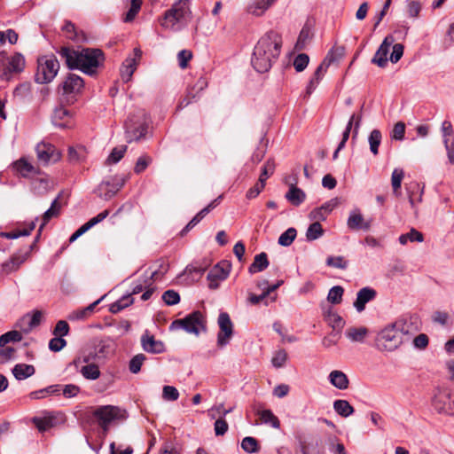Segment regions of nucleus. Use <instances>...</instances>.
Returning <instances> with one entry per match:
<instances>
[{
  "mask_svg": "<svg viewBox=\"0 0 454 454\" xmlns=\"http://www.w3.org/2000/svg\"><path fill=\"white\" fill-rule=\"evenodd\" d=\"M269 264L270 262L268 260L267 254L265 252H262L254 256L253 263L248 267V272L250 274H254L263 271L269 267Z\"/></svg>",
  "mask_w": 454,
  "mask_h": 454,
  "instance_id": "obj_29",
  "label": "nucleus"
},
{
  "mask_svg": "<svg viewBox=\"0 0 454 454\" xmlns=\"http://www.w3.org/2000/svg\"><path fill=\"white\" fill-rule=\"evenodd\" d=\"M217 323L220 328L217 333V344L223 347L229 343V340L233 334V324L227 312L219 314Z\"/></svg>",
  "mask_w": 454,
  "mask_h": 454,
  "instance_id": "obj_13",
  "label": "nucleus"
},
{
  "mask_svg": "<svg viewBox=\"0 0 454 454\" xmlns=\"http://www.w3.org/2000/svg\"><path fill=\"white\" fill-rule=\"evenodd\" d=\"M162 300L168 306H173L180 302V295L175 290L170 289L163 293Z\"/></svg>",
  "mask_w": 454,
  "mask_h": 454,
  "instance_id": "obj_56",
  "label": "nucleus"
},
{
  "mask_svg": "<svg viewBox=\"0 0 454 454\" xmlns=\"http://www.w3.org/2000/svg\"><path fill=\"white\" fill-rule=\"evenodd\" d=\"M342 55L343 48L332 49L328 51L322 64L328 68L332 63L338 61L342 57Z\"/></svg>",
  "mask_w": 454,
  "mask_h": 454,
  "instance_id": "obj_52",
  "label": "nucleus"
},
{
  "mask_svg": "<svg viewBox=\"0 0 454 454\" xmlns=\"http://www.w3.org/2000/svg\"><path fill=\"white\" fill-rule=\"evenodd\" d=\"M162 397L167 401H176L179 397V392L173 386H164L162 389Z\"/></svg>",
  "mask_w": 454,
  "mask_h": 454,
  "instance_id": "obj_62",
  "label": "nucleus"
},
{
  "mask_svg": "<svg viewBox=\"0 0 454 454\" xmlns=\"http://www.w3.org/2000/svg\"><path fill=\"white\" fill-rule=\"evenodd\" d=\"M395 38L393 35H387L381 44L380 45L378 51H376L372 63L377 64L380 67H384L387 64V54L389 51L390 46L395 43Z\"/></svg>",
  "mask_w": 454,
  "mask_h": 454,
  "instance_id": "obj_18",
  "label": "nucleus"
},
{
  "mask_svg": "<svg viewBox=\"0 0 454 454\" xmlns=\"http://www.w3.org/2000/svg\"><path fill=\"white\" fill-rule=\"evenodd\" d=\"M32 421L40 432H45L54 425L52 417H35Z\"/></svg>",
  "mask_w": 454,
  "mask_h": 454,
  "instance_id": "obj_47",
  "label": "nucleus"
},
{
  "mask_svg": "<svg viewBox=\"0 0 454 454\" xmlns=\"http://www.w3.org/2000/svg\"><path fill=\"white\" fill-rule=\"evenodd\" d=\"M403 335L394 322L387 325L377 335L375 346L380 351L392 352L397 349L403 342Z\"/></svg>",
  "mask_w": 454,
  "mask_h": 454,
  "instance_id": "obj_4",
  "label": "nucleus"
},
{
  "mask_svg": "<svg viewBox=\"0 0 454 454\" xmlns=\"http://www.w3.org/2000/svg\"><path fill=\"white\" fill-rule=\"evenodd\" d=\"M241 448L244 451L247 453H256L259 451L258 442L255 438L252 436H247L243 438L241 442Z\"/></svg>",
  "mask_w": 454,
  "mask_h": 454,
  "instance_id": "obj_48",
  "label": "nucleus"
},
{
  "mask_svg": "<svg viewBox=\"0 0 454 454\" xmlns=\"http://www.w3.org/2000/svg\"><path fill=\"white\" fill-rule=\"evenodd\" d=\"M285 197L293 206L298 207L305 200L306 194L301 189L292 184Z\"/></svg>",
  "mask_w": 454,
  "mask_h": 454,
  "instance_id": "obj_32",
  "label": "nucleus"
},
{
  "mask_svg": "<svg viewBox=\"0 0 454 454\" xmlns=\"http://www.w3.org/2000/svg\"><path fill=\"white\" fill-rule=\"evenodd\" d=\"M368 333V329L364 326H351L345 331V336L352 342L363 343Z\"/></svg>",
  "mask_w": 454,
  "mask_h": 454,
  "instance_id": "obj_30",
  "label": "nucleus"
},
{
  "mask_svg": "<svg viewBox=\"0 0 454 454\" xmlns=\"http://www.w3.org/2000/svg\"><path fill=\"white\" fill-rule=\"evenodd\" d=\"M347 226L352 231L364 230L368 231L371 227L370 223L364 221L360 209L356 208L349 213L347 220Z\"/></svg>",
  "mask_w": 454,
  "mask_h": 454,
  "instance_id": "obj_25",
  "label": "nucleus"
},
{
  "mask_svg": "<svg viewBox=\"0 0 454 454\" xmlns=\"http://www.w3.org/2000/svg\"><path fill=\"white\" fill-rule=\"evenodd\" d=\"M71 118L70 112L63 106L56 107L51 116L53 125L59 128H66L68 126Z\"/></svg>",
  "mask_w": 454,
  "mask_h": 454,
  "instance_id": "obj_28",
  "label": "nucleus"
},
{
  "mask_svg": "<svg viewBox=\"0 0 454 454\" xmlns=\"http://www.w3.org/2000/svg\"><path fill=\"white\" fill-rule=\"evenodd\" d=\"M404 177V171L403 168H396L393 170L391 175V185L393 193L399 197L401 195V184Z\"/></svg>",
  "mask_w": 454,
  "mask_h": 454,
  "instance_id": "obj_37",
  "label": "nucleus"
},
{
  "mask_svg": "<svg viewBox=\"0 0 454 454\" xmlns=\"http://www.w3.org/2000/svg\"><path fill=\"white\" fill-rule=\"evenodd\" d=\"M333 409L338 415L343 418L352 415L355 411L353 406H351L347 400L342 399L335 400L333 402Z\"/></svg>",
  "mask_w": 454,
  "mask_h": 454,
  "instance_id": "obj_36",
  "label": "nucleus"
},
{
  "mask_svg": "<svg viewBox=\"0 0 454 454\" xmlns=\"http://www.w3.org/2000/svg\"><path fill=\"white\" fill-rule=\"evenodd\" d=\"M35 228V223L31 222L27 228H24L22 230H15L8 232H1L0 236L9 239H14L20 237L28 236Z\"/></svg>",
  "mask_w": 454,
  "mask_h": 454,
  "instance_id": "obj_42",
  "label": "nucleus"
},
{
  "mask_svg": "<svg viewBox=\"0 0 454 454\" xmlns=\"http://www.w3.org/2000/svg\"><path fill=\"white\" fill-rule=\"evenodd\" d=\"M277 0H251L247 5V13L260 17L269 10Z\"/></svg>",
  "mask_w": 454,
  "mask_h": 454,
  "instance_id": "obj_26",
  "label": "nucleus"
},
{
  "mask_svg": "<svg viewBox=\"0 0 454 454\" xmlns=\"http://www.w3.org/2000/svg\"><path fill=\"white\" fill-rule=\"evenodd\" d=\"M141 345L145 352L152 354H160L165 351L164 343L150 335L147 332L141 337Z\"/></svg>",
  "mask_w": 454,
  "mask_h": 454,
  "instance_id": "obj_23",
  "label": "nucleus"
},
{
  "mask_svg": "<svg viewBox=\"0 0 454 454\" xmlns=\"http://www.w3.org/2000/svg\"><path fill=\"white\" fill-rule=\"evenodd\" d=\"M434 409L441 414L454 415V399L446 392H440L432 401Z\"/></svg>",
  "mask_w": 454,
  "mask_h": 454,
  "instance_id": "obj_14",
  "label": "nucleus"
},
{
  "mask_svg": "<svg viewBox=\"0 0 454 454\" xmlns=\"http://www.w3.org/2000/svg\"><path fill=\"white\" fill-rule=\"evenodd\" d=\"M125 139L128 143L137 142L147 133L148 124L145 114L129 116L124 124Z\"/></svg>",
  "mask_w": 454,
  "mask_h": 454,
  "instance_id": "obj_8",
  "label": "nucleus"
},
{
  "mask_svg": "<svg viewBox=\"0 0 454 454\" xmlns=\"http://www.w3.org/2000/svg\"><path fill=\"white\" fill-rule=\"evenodd\" d=\"M376 295V291L372 287L365 286L361 288L356 294L354 307L358 312H362L365 309V304L373 300Z\"/></svg>",
  "mask_w": 454,
  "mask_h": 454,
  "instance_id": "obj_24",
  "label": "nucleus"
},
{
  "mask_svg": "<svg viewBox=\"0 0 454 454\" xmlns=\"http://www.w3.org/2000/svg\"><path fill=\"white\" fill-rule=\"evenodd\" d=\"M274 170H275L274 161L272 160H268L262 167L259 180L262 179L263 184H265L266 180L274 173Z\"/></svg>",
  "mask_w": 454,
  "mask_h": 454,
  "instance_id": "obj_61",
  "label": "nucleus"
},
{
  "mask_svg": "<svg viewBox=\"0 0 454 454\" xmlns=\"http://www.w3.org/2000/svg\"><path fill=\"white\" fill-rule=\"evenodd\" d=\"M364 105L361 107V112L358 114H353L348 123L347 126L342 133V139L340 142L337 149L334 151L333 154V159L336 160L338 158L339 152L345 147V145L349 137L351 129L353 127V123H355L354 129H353V138H356L358 135V131L360 129L361 121H362V110H363Z\"/></svg>",
  "mask_w": 454,
  "mask_h": 454,
  "instance_id": "obj_12",
  "label": "nucleus"
},
{
  "mask_svg": "<svg viewBox=\"0 0 454 454\" xmlns=\"http://www.w3.org/2000/svg\"><path fill=\"white\" fill-rule=\"evenodd\" d=\"M134 302V299L132 298L131 294H126L121 297L116 301L113 302L110 305L109 310L113 314H117L121 312L122 309L128 308Z\"/></svg>",
  "mask_w": 454,
  "mask_h": 454,
  "instance_id": "obj_39",
  "label": "nucleus"
},
{
  "mask_svg": "<svg viewBox=\"0 0 454 454\" xmlns=\"http://www.w3.org/2000/svg\"><path fill=\"white\" fill-rule=\"evenodd\" d=\"M326 265L329 267L346 270L348 266V261H347L343 256H329L325 262Z\"/></svg>",
  "mask_w": 454,
  "mask_h": 454,
  "instance_id": "obj_53",
  "label": "nucleus"
},
{
  "mask_svg": "<svg viewBox=\"0 0 454 454\" xmlns=\"http://www.w3.org/2000/svg\"><path fill=\"white\" fill-rule=\"evenodd\" d=\"M325 233V231L320 223V221H315L309 224L306 231V240L309 242L314 241L321 238Z\"/></svg>",
  "mask_w": 454,
  "mask_h": 454,
  "instance_id": "obj_38",
  "label": "nucleus"
},
{
  "mask_svg": "<svg viewBox=\"0 0 454 454\" xmlns=\"http://www.w3.org/2000/svg\"><path fill=\"white\" fill-rule=\"evenodd\" d=\"M84 86L82 78L75 74H69L62 82V102L72 104L74 101V95L79 93Z\"/></svg>",
  "mask_w": 454,
  "mask_h": 454,
  "instance_id": "obj_9",
  "label": "nucleus"
},
{
  "mask_svg": "<svg viewBox=\"0 0 454 454\" xmlns=\"http://www.w3.org/2000/svg\"><path fill=\"white\" fill-rule=\"evenodd\" d=\"M146 356L144 354H137L134 356L129 364L130 372L137 374L140 372L143 363L145 361Z\"/></svg>",
  "mask_w": 454,
  "mask_h": 454,
  "instance_id": "obj_54",
  "label": "nucleus"
},
{
  "mask_svg": "<svg viewBox=\"0 0 454 454\" xmlns=\"http://www.w3.org/2000/svg\"><path fill=\"white\" fill-rule=\"evenodd\" d=\"M330 383L340 390H345L348 387L349 380L348 376L341 371H332L328 375Z\"/></svg>",
  "mask_w": 454,
  "mask_h": 454,
  "instance_id": "obj_27",
  "label": "nucleus"
},
{
  "mask_svg": "<svg viewBox=\"0 0 454 454\" xmlns=\"http://www.w3.org/2000/svg\"><path fill=\"white\" fill-rule=\"evenodd\" d=\"M141 50L135 48L134 56H129L123 61L120 69V74L124 82H128L131 79L135 70L137 69V62L141 59Z\"/></svg>",
  "mask_w": 454,
  "mask_h": 454,
  "instance_id": "obj_17",
  "label": "nucleus"
},
{
  "mask_svg": "<svg viewBox=\"0 0 454 454\" xmlns=\"http://www.w3.org/2000/svg\"><path fill=\"white\" fill-rule=\"evenodd\" d=\"M57 52L65 60L68 69H79L89 75L95 74L97 68L105 60L103 51L97 48H83L81 51H75L69 47H61Z\"/></svg>",
  "mask_w": 454,
  "mask_h": 454,
  "instance_id": "obj_2",
  "label": "nucleus"
},
{
  "mask_svg": "<svg viewBox=\"0 0 454 454\" xmlns=\"http://www.w3.org/2000/svg\"><path fill=\"white\" fill-rule=\"evenodd\" d=\"M395 323L403 336L411 334L419 329V317L416 314L402 315Z\"/></svg>",
  "mask_w": 454,
  "mask_h": 454,
  "instance_id": "obj_16",
  "label": "nucleus"
},
{
  "mask_svg": "<svg viewBox=\"0 0 454 454\" xmlns=\"http://www.w3.org/2000/svg\"><path fill=\"white\" fill-rule=\"evenodd\" d=\"M338 205V199H332L325 202L322 206L314 208L309 214V218L312 221H325L327 215L336 207Z\"/></svg>",
  "mask_w": 454,
  "mask_h": 454,
  "instance_id": "obj_22",
  "label": "nucleus"
},
{
  "mask_svg": "<svg viewBox=\"0 0 454 454\" xmlns=\"http://www.w3.org/2000/svg\"><path fill=\"white\" fill-rule=\"evenodd\" d=\"M221 200L222 196H219L218 198L212 200L207 207L202 208L199 213H197L180 231V236L184 237L192 228H194L211 210H213L220 203Z\"/></svg>",
  "mask_w": 454,
  "mask_h": 454,
  "instance_id": "obj_19",
  "label": "nucleus"
},
{
  "mask_svg": "<svg viewBox=\"0 0 454 454\" xmlns=\"http://www.w3.org/2000/svg\"><path fill=\"white\" fill-rule=\"evenodd\" d=\"M24 68L25 58L21 53L16 52L8 59L7 65L1 74V79L9 81L12 74L21 73Z\"/></svg>",
  "mask_w": 454,
  "mask_h": 454,
  "instance_id": "obj_15",
  "label": "nucleus"
},
{
  "mask_svg": "<svg viewBox=\"0 0 454 454\" xmlns=\"http://www.w3.org/2000/svg\"><path fill=\"white\" fill-rule=\"evenodd\" d=\"M286 359L287 354L286 350L279 349L274 354L271 359V364L275 368H281L285 365Z\"/></svg>",
  "mask_w": 454,
  "mask_h": 454,
  "instance_id": "obj_60",
  "label": "nucleus"
},
{
  "mask_svg": "<svg viewBox=\"0 0 454 454\" xmlns=\"http://www.w3.org/2000/svg\"><path fill=\"white\" fill-rule=\"evenodd\" d=\"M328 324L333 328H342L344 326V320L336 312L329 311L326 316Z\"/></svg>",
  "mask_w": 454,
  "mask_h": 454,
  "instance_id": "obj_58",
  "label": "nucleus"
},
{
  "mask_svg": "<svg viewBox=\"0 0 454 454\" xmlns=\"http://www.w3.org/2000/svg\"><path fill=\"white\" fill-rule=\"evenodd\" d=\"M79 372L88 380H95L100 377L99 368L95 364L83 365L80 368Z\"/></svg>",
  "mask_w": 454,
  "mask_h": 454,
  "instance_id": "obj_40",
  "label": "nucleus"
},
{
  "mask_svg": "<svg viewBox=\"0 0 454 454\" xmlns=\"http://www.w3.org/2000/svg\"><path fill=\"white\" fill-rule=\"evenodd\" d=\"M405 124L403 121H398L395 124L391 132V138L394 140L402 141L404 138Z\"/></svg>",
  "mask_w": 454,
  "mask_h": 454,
  "instance_id": "obj_63",
  "label": "nucleus"
},
{
  "mask_svg": "<svg viewBox=\"0 0 454 454\" xmlns=\"http://www.w3.org/2000/svg\"><path fill=\"white\" fill-rule=\"evenodd\" d=\"M157 269L153 270L150 273V275H146V279L145 280V282L158 279L160 276H163L168 272L169 265L166 261L160 260L157 262Z\"/></svg>",
  "mask_w": 454,
  "mask_h": 454,
  "instance_id": "obj_43",
  "label": "nucleus"
},
{
  "mask_svg": "<svg viewBox=\"0 0 454 454\" xmlns=\"http://www.w3.org/2000/svg\"><path fill=\"white\" fill-rule=\"evenodd\" d=\"M297 231L294 227L288 228L278 238V244L283 247L290 246L296 238Z\"/></svg>",
  "mask_w": 454,
  "mask_h": 454,
  "instance_id": "obj_50",
  "label": "nucleus"
},
{
  "mask_svg": "<svg viewBox=\"0 0 454 454\" xmlns=\"http://www.w3.org/2000/svg\"><path fill=\"white\" fill-rule=\"evenodd\" d=\"M92 414L105 435L107 434L112 423L126 418V411L114 405L98 406L93 411Z\"/></svg>",
  "mask_w": 454,
  "mask_h": 454,
  "instance_id": "obj_7",
  "label": "nucleus"
},
{
  "mask_svg": "<svg viewBox=\"0 0 454 454\" xmlns=\"http://www.w3.org/2000/svg\"><path fill=\"white\" fill-rule=\"evenodd\" d=\"M24 260L20 256H12L10 260L2 263V270L4 273L9 274L12 271L17 270L20 266L23 263Z\"/></svg>",
  "mask_w": 454,
  "mask_h": 454,
  "instance_id": "obj_45",
  "label": "nucleus"
},
{
  "mask_svg": "<svg viewBox=\"0 0 454 454\" xmlns=\"http://www.w3.org/2000/svg\"><path fill=\"white\" fill-rule=\"evenodd\" d=\"M231 269V263L223 260L216 263L208 272L207 280L208 287L212 290H215L219 287L220 281L226 279L230 274Z\"/></svg>",
  "mask_w": 454,
  "mask_h": 454,
  "instance_id": "obj_11",
  "label": "nucleus"
},
{
  "mask_svg": "<svg viewBox=\"0 0 454 454\" xmlns=\"http://www.w3.org/2000/svg\"><path fill=\"white\" fill-rule=\"evenodd\" d=\"M169 329H183L188 333L198 336L200 333L207 332V320L200 310H194L186 315L184 318L174 320Z\"/></svg>",
  "mask_w": 454,
  "mask_h": 454,
  "instance_id": "obj_5",
  "label": "nucleus"
},
{
  "mask_svg": "<svg viewBox=\"0 0 454 454\" xmlns=\"http://www.w3.org/2000/svg\"><path fill=\"white\" fill-rule=\"evenodd\" d=\"M123 184L122 180L103 181L98 185V194L101 199L109 200L117 194Z\"/></svg>",
  "mask_w": 454,
  "mask_h": 454,
  "instance_id": "obj_20",
  "label": "nucleus"
},
{
  "mask_svg": "<svg viewBox=\"0 0 454 454\" xmlns=\"http://www.w3.org/2000/svg\"><path fill=\"white\" fill-rule=\"evenodd\" d=\"M81 391L79 386L74 384L61 385V391L66 398L75 397Z\"/></svg>",
  "mask_w": 454,
  "mask_h": 454,
  "instance_id": "obj_64",
  "label": "nucleus"
},
{
  "mask_svg": "<svg viewBox=\"0 0 454 454\" xmlns=\"http://www.w3.org/2000/svg\"><path fill=\"white\" fill-rule=\"evenodd\" d=\"M59 70V62L56 56L44 55L37 59V70L35 75V82L46 84L51 82Z\"/></svg>",
  "mask_w": 454,
  "mask_h": 454,
  "instance_id": "obj_6",
  "label": "nucleus"
},
{
  "mask_svg": "<svg viewBox=\"0 0 454 454\" xmlns=\"http://www.w3.org/2000/svg\"><path fill=\"white\" fill-rule=\"evenodd\" d=\"M327 70V67H325L322 63L317 67L313 76L309 82V84L306 88V94L309 96L314 90L318 85L319 82L323 78L324 74H325Z\"/></svg>",
  "mask_w": 454,
  "mask_h": 454,
  "instance_id": "obj_34",
  "label": "nucleus"
},
{
  "mask_svg": "<svg viewBox=\"0 0 454 454\" xmlns=\"http://www.w3.org/2000/svg\"><path fill=\"white\" fill-rule=\"evenodd\" d=\"M13 376L18 380H23L35 374V369L31 364H17L12 370Z\"/></svg>",
  "mask_w": 454,
  "mask_h": 454,
  "instance_id": "obj_33",
  "label": "nucleus"
},
{
  "mask_svg": "<svg viewBox=\"0 0 454 454\" xmlns=\"http://www.w3.org/2000/svg\"><path fill=\"white\" fill-rule=\"evenodd\" d=\"M35 152L37 160L43 166L56 163L61 159V153L50 143L37 144Z\"/></svg>",
  "mask_w": 454,
  "mask_h": 454,
  "instance_id": "obj_10",
  "label": "nucleus"
},
{
  "mask_svg": "<svg viewBox=\"0 0 454 454\" xmlns=\"http://www.w3.org/2000/svg\"><path fill=\"white\" fill-rule=\"evenodd\" d=\"M142 1L141 0H131L130 3V8L126 13L124 21L125 22H130L132 21L136 15L138 13L140 8H141Z\"/></svg>",
  "mask_w": 454,
  "mask_h": 454,
  "instance_id": "obj_57",
  "label": "nucleus"
},
{
  "mask_svg": "<svg viewBox=\"0 0 454 454\" xmlns=\"http://www.w3.org/2000/svg\"><path fill=\"white\" fill-rule=\"evenodd\" d=\"M13 169L22 177H33L41 175V170L30 163L25 157H21L12 163Z\"/></svg>",
  "mask_w": 454,
  "mask_h": 454,
  "instance_id": "obj_21",
  "label": "nucleus"
},
{
  "mask_svg": "<svg viewBox=\"0 0 454 454\" xmlns=\"http://www.w3.org/2000/svg\"><path fill=\"white\" fill-rule=\"evenodd\" d=\"M22 340V334L19 331H10L0 336V347H4L9 342H19Z\"/></svg>",
  "mask_w": 454,
  "mask_h": 454,
  "instance_id": "obj_49",
  "label": "nucleus"
},
{
  "mask_svg": "<svg viewBox=\"0 0 454 454\" xmlns=\"http://www.w3.org/2000/svg\"><path fill=\"white\" fill-rule=\"evenodd\" d=\"M127 150V145H121L119 147H114L111 153L109 154L106 162L108 164H116L119 162L121 158L124 156V153Z\"/></svg>",
  "mask_w": 454,
  "mask_h": 454,
  "instance_id": "obj_55",
  "label": "nucleus"
},
{
  "mask_svg": "<svg viewBox=\"0 0 454 454\" xmlns=\"http://www.w3.org/2000/svg\"><path fill=\"white\" fill-rule=\"evenodd\" d=\"M192 18L189 0H177L160 19V26L174 32L182 30Z\"/></svg>",
  "mask_w": 454,
  "mask_h": 454,
  "instance_id": "obj_3",
  "label": "nucleus"
},
{
  "mask_svg": "<svg viewBox=\"0 0 454 454\" xmlns=\"http://www.w3.org/2000/svg\"><path fill=\"white\" fill-rule=\"evenodd\" d=\"M51 189V181L47 177H35L32 180V190L37 195H43Z\"/></svg>",
  "mask_w": 454,
  "mask_h": 454,
  "instance_id": "obj_35",
  "label": "nucleus"
},
{
  "mask_svg": "<svg viewBox=\"0 0 454 454\" xmlns=\"http://www.w3.org/2000/svg\"><path fill=\"white\" fill-rule=\"evenodd\" d=\"M282 36L274 30L265 33L254 48L251 59L253 67L261 74L268 72L278 59L282 48Z\"/></svg>",
  "mask_w": 454,
  "mask_h": 454,
  "instance_id": "obj_1",
  "label": "nucleus"
},
{
  "mask_svg": "<svg viewBox=\"0 0 454 454\" xmlns=\"http://www.w3.org/2000/svg\"><path fill=\"white\" fill-rule=\"evenodd\" d=\"M309 62V56L305 53H300L294 60V67L297 72H301L307 67Z\"/></svg>",
  "mask_w": 454,
  "mask_h": 454,
  "instance_id": "obj_59",
  "label": "nucleus"
},
{
  "mask_svg": "<svg viewBox=\"0 0 454 454\" xmlns=\"http://www.w3.org/2000/svg\"><path fill=\"white\" fill-rule=\"evenodd\" d=\"M61 391V385L55 384L49 386L45 388L40 389L38 391H34L30 394L31 398L33 399H40L43 398L46 395H55L59 394Z\"/></svg>",
  "mask_w": 454,
  "mask_h": 454,
  "instance_id": "obj_44",
  "label": "nucleus"
},
{
  "mask_svg": "<svg viewBox=\"0 0 454 454\" xmlns=\"http://www.w3.org/2000/svg\"><path fill=\"white\" fill-rule=\"evenodd\" d=\"M260 418L262 423L270 424L274 428L280 427V422L277 416L270 410H263L260 412Z\"/></svg>",
  "mask_w": 454,
  "mask_h": 454,
  "instance_id": "obj_46",
  "label": "nucleus"
},
{
  "mask_svg": "<svg viewBox=\"0 0 454 454\" xmlns=\"http://www.w3.org/2000/svg\"><path fill=\"white\" fill-rule=\"evenodd\" d=\"M42 320V313L39 310L35 311L32 315L27 314L21 318V323H27V326L23 327L20 326V330L25 333H28L32 331L33 328L38 326L41 324Z\"/></svg>",
  "mask_w": 454,
  "mask_h": 454,
  "instance_id": "obj_31",
  "label": "nucleus"
},
{
  "mask_svg": "<svg viewBox=\"0 0 454 454\" xmlns=\"http://www.w3.org/2000/svg\"><path fill=\"white\" fill-rule=\"evenodd\" d=\"M381 140H382V135H381L380 130L375 129L371 131L369 137H368V142L370 145V151L375 156L378 155V153H379V147L381 144Z\"/></svg>",
  "mask_w": 454,
  "mask_h": 454,
  "instance_id": "obj_41",
  "label": "nucleus"
},
{
  "mask_svg": "<svg viewBox=\"0 0 454 454\" xmlns=\"http://www.w3.org/2000/svg\"><path fill=\"white\" fill-rule=\"evenodd\" d=\"M344 293L343 287L340 286H333L328 293L327 300L333 304H339L342 301V295Z\"/></svg>",
  "mask_w": 454,
  "mask_h": 454,
  "instance_id": "obj_51",
  "label": "nucleus"
}]
</instances>
